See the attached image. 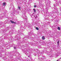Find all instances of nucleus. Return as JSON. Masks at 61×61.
<instances>
[{"label":"nucleus","mask_w":61,"mask_h":61,"mask_svg":"<svg viewBox=\"0 0 61 61\" xmlns=\"http://www.w3.org/2000/svg\"><path fill=\"white\" fill-rule=\"evenodd\" d=\"M6 5V3H4L3 4V6H5Z\"/></svg>","instance_id":"obj_1"},{"label":"nucleus","mask_w":61,"mask_h":61,"mask_svg":"<svg viewBox=\"0 0 61 61\" xmlns=\"http://www.w3.org/2000/svg\"><path fill=\"white\" fill-rule=\"evenodd\" d=\"M42 39H43V40H44L45 39V38L44 36H43L42 37Z\"/></svg>","instance_id":"obj_2"},{"label":"nucleus","mask_w":61,"mask_h":61,"mask_svg":"<svg viewBox=\"0 0 61 61\" xmlns=\"http://www.w3.org/2000/svg\"><path fill=\"white\" fill-rule=\"evenodd\" d=\"M10 22L12 23V24H14V21H13L11 20Z\"/></svg>","instance_id":"obj_3"},{"label":"nucleus","mask_w":61,"mask_h":61,"mask_svg":"<svg viewBox=\"0 0 61 61\" xmlns=\"http://www.w3.org/2000/svg\"><path fill=\"white\" fill-rule=\"evenodd\" d=\"M33 10L34 11V12H35V13H36V10H35V9H33Z\"/></svg>","instance_id":"obj_4"},{"label":"nucleus","mask_w":61,"mask_h":61,"mask_svg":"<svg viewBox=\"0 0 61 61\" xmlns=\"http://www.w3.org/2000/svg\"><path fill=\"white\" fill-rule=\"evenodd\" d=\"M36 30H39V28H38L37 27H36Z\"/></svg>","instance_id":"obj_5"},{"label":"nucleus","mask_w":61,"mask_h":61,"mask_svg":"<svg viewBox=\"0 0 61 61\" xmlns=\"http://www.w3.org/2000/svg\"><path fill=\"white\" fill-rule=\"evenodd\" d=\"M58 29L59 30H60V27H58Z\"/></svg>","instance_id":"obj_6"},{"label":"nucleus","mask_w":61,"mask_h":61,"mask_svg":"<svg viewBox=\"0 0 61 61\" xmlns=\"http://www.w3.org/2000/svg\"><path fill=\"white\" fill-rule=\"evenodd\" d=\"M18 8L19 10H20V7H18Z\"/></svg>","instance_id":"obj_7"},{"label":"nucleus","mask_w":61,"mask_h":61,"mask_svg":"<svg viewBox=\"0 0 61 61\" xmlns=\"http://www.w3.org/2000/svg\"><path fill=\"white\" fill-rule=\"evenodd\" d=\"M57 43L58 44H59V41H58Z\"/></svg>","instance_id":"obj_8"},{"label":"nucleus","mask_w":61,"mask_h":61,"mask_svg":"<svg viewBox=\"0 0 61 61\" xmlns=\"http://www.w3.org/2000/svg\"><path fill=\"white\" fill-rule=\"evenodd\" d=\"M36 5H35L34 6V7H36Z\"/></svg>","instance_id":"obj_9"},{"label":"nucleus","mask_w":61,"mask_h":61,"mask_svg":"<svg viewBox=\"0 0 61 61\" xmlns=\"http://www.w3.org/2000/svg\"><path fill=\"white\" fill-rule=\"evenodd\" d=\"M14 49H15L16 47H14Z\"/></svg>","instance_id":"obj_10"},{"label":"nucleus","mask_w":61,"mask_h":61,"mask_svg":"<svg viewBox=\"0 0 61 61\" xmlns=\"http://www.w3.org/2000/svg\"><path fill=\"white\" fill-rule=\"evenodd\" d=\"M14 24H16V22H14Z\"/></svg>","instance_id":"obj_11"},{"label":"nucleus","mask_w":61,"mask_h":61,"mask_svg":"<svg viewBox=\"0 0 61 61\" xmlns=\"http://www.w3.org/2000/svg\"><path fill=\"white\" fill-rule=\"evenodd\" d=\"M25 61H28L27 60H25Z\"/></svg>","instance_id":"obj_12"},{"label":"nucleus","mask_w":61,"mask_h":61,"mask_svg":"<svg viewBox=\"0 0 61 61\" xmlns=\"http://www.w3.org/2000/svg\"><path fill=\"white\" fill-rule=\"evenodd\" d=\"M28 57H30V56H28Z\"/></svg>","instance_id":"obj_13"},{"label":"nucleus","mask_w":61,"mask_h":61,"mask_svg":"<svg viewBox=\"0 0 61 61\" xmlns=\"http://www.w3.org/2000/svg\"><path fill=\"white\" fill-rule=\"evenodd\" d=\"M31 1V0H29V1Z\"/></svg>","instance_id":"obj_14"},{"label":"nucleus","mask_w":61,"mask_h":61,"mask_svg":"<svg viewBox=\"0 0 61 61\" xmlns=\"http://www.w3.org/2000/svg\"><path fill=\"white\" fill-rule=\"evenodd\" d=\"M58 60H58L57 61H58Z\"/></svg>","instance_id":"obj_15"},{"label":"nucleus","mask_w":61,"mask_h":61,"mask_svg":"<svg viewBox=\"0 0 61 61\" xmlns=\"http://www.w3.org/2000/svg\"><path fill=\"white\" fill-rule=\"evenodd\" d=\"M33 15H35V14H34Z\"/></svg>","instance_id":"obj_16"},{"label":"nucleus","mask_w":61,"mask_h":61,"mask_svg":"<svg viewBox=\"0 0 61 61\" xmlns=\"http://www.w3.org/2000/svg\"><path fill=\"white\" fill-rule=\"evenodd\" d=\"M40 0H39V1Z\"/></svg>","instance_id":"obj_17"}]
</instances>
